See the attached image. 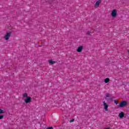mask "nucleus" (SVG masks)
Returning a JSON list of instances; mask_svg holds the SVG:
<instances>
[{
  "mask_svg": "<svg viewBox=\"0 0 129 129\" xmlns=\"http://www.w3.org/2000/svg\"><path fill=\"white\" fill-rule=\"evenodd\" d=\"M109 96H110V94H107L106 95V97H109Z\"/></svg>",
  "mask_w": 129,
  "mask_h": 129,
  "instance_id": "obj_14",
  "label": "nucleus"
},
{
  "mask_svg": "<svg viewBox=\"0 0 129 129\" xmlns=\"http://www.w3.org/2000/svg\"><path fill=\"white\" fill-rule=\"evenodd\" d=\"M127 104V102L125 101H123L120 103L119 107H123Z\"/></svg>",
  "mask_w": 129,
  "mask_h": 129,
  "instance_id": "obj_2",
  "label": "nucleus"
},
{
  "mask_svg": "<svg viewBox=\"0 0 129 129\" xmlns=\"http://www.w3.org/2000/svg\"><path fill=\"white\" fill-rule=\"evenodd\" d=\"M4 118V116L3 115H0V119H3Z\"/></svg>",
  "mask_w": 129,
  "mask_h": 129,
  "instance_id": "obj_16",
  "label": "nucleus"
},
{
  "mask_svg": "<svg viewBox=\"0 0 129 129\" xmlns=\"http://www.w3.org/2000/svg\"><path fill=\"white\" fill-rule=\"evenodd\" d=\"M32 99L31 98V97H27L26 99H25V102L26 103H30V102H31Z\"/></svg>",
  "mask_w": 129,
  "mask_h": 129,
  "instance_id": "obj_4",
  "label": "nucleus"
},
{
  "mask_svg": "<svg viewBox=\"0 0 129 129\" xmlns=\"http://www.w3.org/2000/svg\"><path fill=\"white\" fill-rule=\"evenodd\" d=\"M47 129H53V127H48Z\"/></svg>",
  "mask_w": 129,
  "mask_h": 129,
  "instance_id": "obj_18",
  "label": "nucleus"
},
{
  "mask_svg": "<svg viewBox=\"0 0 129 129\" xmlns=\"http://www.w3.org/2000/svg\"><path fill=\"white\" fill-rule=\"evenodd\" d=\"M28 94H27V93H24V94H23V97H28Z\"/></svg>",
  "mask_w": 129,
  "mask_h": 129,
  "instance_id": "obj_11",
  "label": "nucleus"
},
{
  "mask_svg": "<svg viewBox=\"0 0 129 129\" xmlns=\"http://www.w3.org/2000/svg\"><path fill=\"white\" fill-rule=\"evenodd\" d=\"M48 62H49V64H55V63H56V61H53L52 60H48Z\"/></svg>",
  "mask_w": 129,
  "mask_h": 129,
  "instance_id": "obj_10",
  "label": "nucleus"
},
{
  "mask_svg": "<svg viewBox=\"0 0 129 129\" xmlns=\"http://www.w3.org/2000/svg\"><path fill=\"white\" fill-rule=\"evenodd\" d=\"M117 101H118L117 100H115L114 101V103H115V104L117 105V104H118Z\"/></svg>",
  "mask_w": 129,
  "mask_h": 129,
  "instance_id": "obj_15",
  "label": "nucleus"
},
{
  "mask_svg": "<svg viewBox=\"0 0 129 129\" xmlns=\"http://www.w3.org/2000/svg\"><path fill=\"white\" fill-rule=\"evenodd\" d=\"M118 116L120 118H122L124 116V113L123 112H121L119 113Z\"/></svg>",
  "mask_w": 129,
  "mask_h": 129,
  "instance_id": "obj_8",
  "label": "nucleus"
},
{
  "mask_svg": "<svg viewBox=\"0 0 129 129\" xmlns=\"http://www.w3.org/2000/svg\"><path fill=\"white\" fill-rule=\"evenodd\" d=\"M82 50H83V46H80L78 49H77V52H78L79 53H80V52H81V51H82Z\"/></svg>",
  "mask_w": 129,
  "mask_h": 129,
  "instance_id": "obj_7",
  "label": "nucleus"
},
{
  "mask_svg": "<svg viewBox=\"0 0 129 129\" xmlns=\"http://www.w3.org/2000/svg\"><path fill=\"white\" fill-rule=\"evenodd\" d=\"M109 81H110V79H109V78H107L105 79V80H104L105 83H108V82H109Z\"/></svg>",
  "mask_w": 129,
  "mask_h": 129,
  "instance_id": "obj_9",
  "label": "nucleus"
},
{
  "mask_svg": "<svg viewBox=\"0 0 129 129\" xmlns=\"http://www.w3.org/2000/svg\"><path fill=\"white\" fill-rule=\"evenodd\" d=\"M100 3H101V0H98L95 4V8L97 9L98 7H99V5H100Z\"/></svg>",
  "mask_w": 129,
  "mask_h": 129,
  "instance_id": "obj_6",
  "label": "nucleus"
},
{
  "mask_svg": "<svg viewBox=\"0 0 129 129\" xmlns=\"http://www.w3.org/2000/svg\"><path fill=\"white\" fill-rule=\"evenodd\" d=\"M91 32L90 31H88L87 33V35H91Z\"/></svg>",
  "mask_w": 129,
  "mask_h": 129,
  "instance_id": "obj_13",
  "label": "nucleus"
},
{
  "mask_svg": "<svg viewBox=\"0 0 129 129\" xmlns=\"http://www.w3.org/2000/svg\"><path fill=\"white\" fill-rule=\"evenodd\" d=\"M73 121H74V119H71V120L70 121V122H73Z\"/></svg>",
  "mask_w": 129,
  "mask_h": 129,
  "instance_id": "obj_17",
  "label": "nucleus"
},
{
  "mask_svg": "<svg viewBox=\"0 0 129 129\" xmlns=\"http://www.w3.org/2000/svg\"><path fill=\"white\" fill-rule=\"evenodd\" d=\"M116 15H117V11H116V10H113L111 13L112 17L113 18H115V17H116Z\"/></svg>",
  "mask_w": 129,
  "mask_h": 129,
  "instance_id": "obj_3",
  "label": "nucleus"
},
{
  "mask_svg": "<svg viewBox=\"0 0 129 129\" xmlns=\"http://www.w3.org/2000/svg\"><path fill=\"white\" fill-rule=\"evenodd\" d=\"M103 104L105 111H108V104H107V103H106L105 101H103Z\"/></svg>",
  "mask_w": 129,
  "mask_h": 129,
  "instance_id": "obj_1",
  "label": "nucleus"
},
{
  "mask_svg": "<svg viewBox=\"0 0 129 129\" xmlns=\"http://www.w3.org/2000/svg\"><path fill=\"white\" fill-rule=\"evenodd\" d=\"M11 32L6 33V34L5 36V40H9L10 39V37H11Z\"/></svg>",
  "mask_w": 129,
  "mask_h": 129,
  "instance_id": "obj_5",
  "label": "nucleus"
},
{
  "mask_svg": "<svg viewBox=\"0 0 129 129\" xmlns=\"http://www.w3.org/2000/svg\"><path fill=\"white\" fill-rule=\"evenodd\" d=\"M110 100H112V98H110Z\"/></svg>",
  "mask_w": 129,
  "mask_h": 129,
  "instance_id": "obj_19",
  "label": "nucleus"
},
{
  "mask_svg": "<svg viewBox=\"0 0 129 129\" xmlns=\"http://www.w3.org/2000/svg\"><path fill=\"white\" fill-rule=\"evenodd\" d=\"M4 113V110L0 109V114Z\"/></svg>",
  "mask_w": 129,
  "mask_h": 129,
  "instance_id": "obj_12",
  "label": "nucleus"
}]
</instances>
